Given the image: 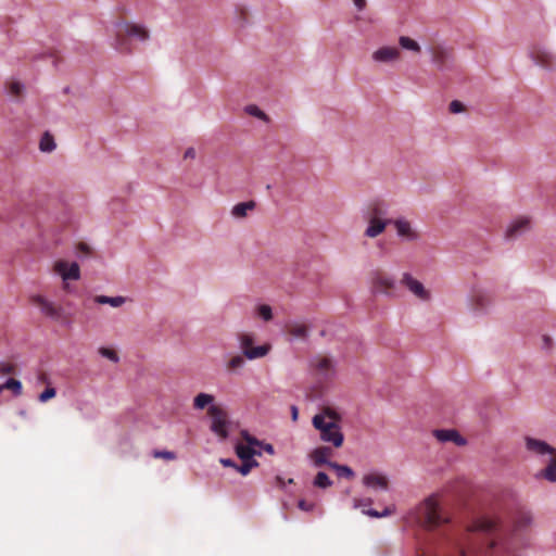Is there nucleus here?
Here are the masks:
<instances>
[{
    "instance_id": "nucleus-55",
    "label": "nucleus",
    "mask_w": 556,
    "mask_h": 556,
    "mask_svg": "<svg viewBox=\"0 0 556 556\" xmlns=\"http://www.w3.org/2000/svg\"><path fill=\"white\" fill-rule=\"evenodd\" d=\"M5 389L4 383L0 386V393Z\"/></svg>"
},
{
    "instance_id": "nucleus-14",
    "label": "nucleus",
    "mask_w": 556,
    "mask_h": 556,
    "mask_svg": "<svg viewBox=\"0 0 556 556\" xmlns=\"http://www.w3.org/2000/svg\"><path fill=\"white\" fill-rule=\"evenodd\" d=\"M31 301L35 305H37L40 308L42 314H45L46 316L53 318V319L61 318V312H62L61 307L54 305L52 302H49L43 296L35 295L31 299Z\"/></svg>"
},
{
    "instance_id": "nucleus-23",
    "label": "nucleus",
    "mask_w": 556,
    "mask_h": 556,
    "mask_svg": "<svg viewBox=\"0 0 556 556\" xmlns=\"http://www.w3.org/2000/svg\"><path fill=\"white\" fill-rule=\"evenodd\" d=\"M530 228V219L528 217H518L511 222L506 230V237L515 239Z\"/></svg>"
},
{
    "instance_id": "nucleus-27",
    "label": "nucleus",
    "mask_w": 556,
    "mask_h": 556,
    "mask_svg": "<svg viewBox=\"0 0 556 556\" xmlns=\"http://www.w3.org/2000/svg\"><path fill=\"white\" fill-rule=\"evenodd\" d=\"M94 301L98 304H110L113 307H118L125 303V299L123 296H106V295H97Z\"/></svg>"
},
{
    "instance_id": "nucleus-30",
    "label": "nucleus",
    "mask_w": 556,
    "mask_h": 556,
    "mask_svg": "<svg viewBox=\"0 0 556 556\" xmlns=\"http://www.w3.org/2000/svg\"><path fill=\"white\" fill-rule=\"evenodd\" d=\"M431 54H432V61L435 64H438L439 66H442L447 59V51L440 46L433 47L431 49Z\"/></svg>"
},
{
    "instance_id": "nucleus-22",
    "label": "nucleus",
    "mask_w": 556,
    "mask_h": 556,
    "mask_svg": "<svg viewBox=\"0 0 556 556\" xmlns=\"http://www.w3.org/2000/svg\"><path fill=\"white\" fill-rule=\"evenodd\" d=\"M388 206L383 201L375 200L367 206L365 218L388 219Z\"/></svg>"
},
{
    "instance_id": "nucleus-39",
    "label": "nucleus",
    "mask_w": 556,
    "mask_h": 556,
    "mask_svg": "<svg viewBox=\"0 0 556 556\" xmlns=\"http://www.w3.org/2000/svg\"><path fill=\"white\" fill-rule=\"evenodd\" d=\"M99 353L103 357L109 358L110 361H112L114 363H117L119 359L117 353L114 350L109 349V348H100Z\"/></svg>"
},
{
    "instance_id": "nucleus-28",
    "label": "nucleus",
    "mask_w": 556,
    "mask_h": 556,
    "mask_svg": "<svg viewBox=\"0 0 556 556\" xmlns=\"http://www.w3.org/2000/svg\"><path fill=\"white\" fill-rule=\"evenodd\" d=\"M329 468L336 470L337 475L342 478L353 479L354 471L346 465H341L336 462L333 464H329Z\"/></svg>"
},
{
    "instance_id": "nucleus-8",
    "label": "nucleus",
    "mask_w": 556,
    "mask_h": 556,
    "mask_svg": "<svg viewBox=\"0 0 556 556\" xmlns=\"http://www.w3.org/2000/svg\"><path fill=\"white\" fill-rule=\"evenodd\" d=\"M239 341L240 346L243 351V355L249 359L261 358L265 356L269 351L268 345L253 348L254 339L253 336L250 333H240Z\"/></svg>"
},
{
    "instance_id": "nucleus-46",
    "label": "nucleus",
    "mask_w": 556,
    "mask_h": 556,
    "mask_svg": "<svg viewBox=\"0 0 556 556\" xmlns=\"http://www.w3.org/2000/svg\"><path fill=\"white\" fill-rule=\"evenodd\" d=\"M258 446H261L266 453H268L270 455H273L275 453L274 446L271 444L261 442V444Z\"/></svg>"
},
{
    "instance_id": "nucleus-37",
    "label": "nucleus",
    "mask_w": 556,
    "mask_h": 556,
    "mask_svg": "<svg viewBox=\"0 0 556 556\" xmlns=\"http://www.w3.org/2000/svg\"><path fill=\"white\" fill-rule=\"evenodd\" d=\"M245 111L248 114L255 116L260 119H263V121L268 119L267 115L256 105H248Z\"/></svg>"
},
{
    "instance_id": "nucleus-7",
    "label": "nucleus",
    "mask_w": 556,
    "mask_h": 556,
    "mask_svg": "<svg viewBox=\"0 0 556 556\" xmlns=\"http://www.w3.org/2000/svg\"><path fill=\"white\" fill-rule=\"evenodd\" d=\"M394 288L395 280L386 271L376 270L371 274V289L375 293L391 295Z\"/></svg>"
},
{
    "instance_id": "nucleus-38",
    "label": "nucleus",
    "mask_w": 556,
    "mask_h": 556,
    "mask_svg": "<svg viewBox=\"0 0 556 556\" xmlns=\"http://www.w3.org/2000/svg\"><path fill=\"white\" fill-rule=\"evenodd\" d=\"M258 316L263 318L265 321H268L273 318L271 307L269 305L263 304L257 308Z\"/></svg>"
},
{
    "instance_id": "nucleus-48",
    "label": "nucleus",
    "mask_w": 556,
    "mask_h": 556,
    "mask_svg": "<svg viewBox=\"0 0 556 556\" xmlns=\"http://www.w3.org/2000/svg\"><path fill=\"white\" fill-rule=\"evenodd\" d=\"M220 463L225 466V467H233V468H237V465L235 464L233 460L229 459V458H222L220 459Z\"/></svg>"
},
{
    "instance_id": "nucleus-6",
    "label": "nucleus",
    "mask_w": 556,
    "mask_h": 556,
    "mask_svg": "<svg viewBox=\"0 0 556 556\" xmlns=\"http://www.w3.org/2000/svg\"><path fill=\"white\" fill-rule=\"evenodd\" d=\"M313 375L320 381L331 379L336 374L333 361L325 355H317L311 361Z\"/></svg>"
},
{
    "instance_id": "nucleus-24",
    "label": "nucleus",
    "mask_w": 556,
    "mask_h": 556,
    "mask_svg": "<svg viewBox=\"0 0 556 556\" xmlns=\"http://www.w3.org/2000/svg\"><path fill=\"white\" fill-rule=\"evenodd\" d=\"M286 331L292 338L303 340L307 337L308 327L303 323L289 321L286 325Z\"/></svg>"
},
{
    "instance_id": "nucleus-54",
    "label": "nucleus",
    "mask_w": 556,
    "mask_h": 556,
    "mask_svg": "<svg viewBox=\"0 0 556 556\" xmlns=\"http://www.w3.org/2000/svg\"><path fill=\"white\" fill-rule=\"evenodd\" d=\"M544 341H545L546 345H548L551 340L548 337H544Z\"/></svg>"
},
{
    "instance_id": "nucleus-10",
    "label": "nucleus",
    "mask_w": 556,
    "mask_h": 556,
    "mask_svg": "<svg viewBox=\"0 0 556 556\" xmlns=\"http://www.w3.org/2000/svg\"><path fill=\"white\" fill-rule=\"evenodd\" d=\"M401 283L406 287L416 298L421 301H429L431 293L425 288V286L414 278L409 273H404L401 279Z\"/></svg>"
},
{
    "instance_id": "nucleus-16",
    "label": "nucleus",
    "mask_w": 556,
    "mask_h": 556,
    "mask_svg": "<svg viewBox=\"0 0 556 556\" xmlns=\"http://www.w3.org/2000/svg\"><path fill=\"white\" fill-rule=\"evenodd\" d=\"M433 435L440 442H453L457 446H464L467 443L466 439L454 429H438L433 431Z\"/></svg>"
},
{
    "instance_id": "nucleus-26",
    "label": "nucleus",
    "mask_w": 556,
    "mask_h": 556,
    "mask_svg": "<svg viewBox=\"0 0 556 556\" xmlns=\"http://www.w3.org/2000/svg\"><path fill=\"white\" fill-rule=\"evenodd\" d=\"M214 396L207 393H199L193 400V406L197 409H204L207 405H214Z\"/></svg>"
},
{
    "instance_id": "nucleus-36",
    "label": "nucleus",
    "mask_w": 556,
    "mask_h": 556,
    "mask_svg": "<svg viewBox=\"0 0 556 556\" xmlns=\"http://www.w3.org/2000/svg\"><path fill=\"white\" fill-rule=\"evenodd\" d=\"M4 387L5 389L12 390L16 395L21 394L22 392V383L14 378L8 379L4 383Z\"/></svg>"
},
{
    "instance_id": "nucleus-47",
    "label": "nucleus",
    "mask_w": 556,
    "mask_h": 556,
    "mask_svg": "<svg viewBox=\"0 0 556 556\" xmlns=\"http://www.w3.org/2000/svg\"><path fill=\"white\" fill-rule=\"evenodd\" d=\"M0 370L2 374H11L13 371V366L10 364H2Z\"/></svg>"
},
{
    "instance_id": "nucleus-21",
    "label": "nucleus",
    "mask_w": 556,
    "mask_h": 556,
    "mask_svg": "<svg viewBox=\"0 0 556 556\" xmlns=\"http://www.w3.org/2000/svg\"><path fill=\"white\" fill-rule=\"evenodd\" d=\"M362 481L365 486L371 489L388 490L389 488V480L387 476L378 472H370L365 475Z\"/></svg>"
},
{
    "instance_id": "nucleus-50",
    "label": "nucleus",
    "mask_w": 556,
    "mask_h": 556,
    "mask_svg": "<svg viewBox=\"0 0 556 556\" xmlns=\"http://www.w3.org/2000/svg\"><path fill=\"white\" fill-rule=\"evenodd\" d=\"M195 156V150L193 148H189L186 152H185V157L188 159H193Z\"/></svg>"
},
{
    "instance_id": "nucleus-18",
    "label": "nucleus",
    "mask_w": 556,
    "mask_h": 556,
    "mask_svg": "<svg viewBox=\"0 0 556 556\" xmlns=\"http://www.w3.org/2000/svg\"><path fill=\"white\" fill-rule=\"evenodd\" d=\"M400 50L395 47H381L372 53L376 62L389 63L399 60Z\"/></svg>"
},
{
    "instance_id": "nucleus-52",
    "label": "nucleus",
    "mask_w": 556,
    "mask_h": 556,
    "mask_svg": "<svg viewBox=\"0 0 556 556\" xmlns=\"http://www.w3.org/2000/svg\"><path fill=\"white\" fill-rule=\"evenodd\" d=\"M276 482H277V485H279L280 488H283L285 486V480L282 477L280 476H277L276 477Z\"/></svg>"
},
{
    "instance_id": "nucleus-33",
    "label": "nucleus",
    "mask_w": 556,
    "mask_h": 556,
    "mask_svg": "<svg viewBox=\"0 0 556 556\" xmlns=\"http://www.w3.org/2000/svg\"><path fill=\"white\" fill-rule=\"evenodd\" d=\"M244 355H235L227 363V369L229 371H237L244 365Z\"/></svg>"
},
{
    "instance_id": "nucleus-20",
    "label": "nucleus",
    "mask_w": 556,
    "mask_h": 556,
    "mask_svg": "<svg viewBox=\"0 0 556 556\" xmlns=\"http://www.w3.org/2000/svg\"><path fill=\"white\" fill-rule=\"evenodd\" d=\"M331 455L332 450L329 446H319L311 452L309 457L316 467L324 465L329 467V464H333V462L329 460Z\"/></svg>"
},
{
    "instance_id": "nucleus-29",
    "label": "nucleus",
    "mask_w": 556,
    "mask_h": 556,
    "mask_svg": "<svg viewBox=\"0 0 556 556\" xmlns=\"http://www.w3.org/2000/svg\"><path fill=\"white\" fill-rule=\"evenodd\" d=\"M399 43L403 49H406V50H409V51H413L416 53H419L421 50L419 43L416 40H414L409 37H406V36H401L399 39Z\"/></svg>"
},
{
    "instance_id": "nucleus-41",
    "label": "nucleus",
    "mask_w": 556,
    "mask_h": 556,
    "mask_svg": "<svg viewBox=\"0 0 556 556\" xmlns=\"http://www.w3.org/2000/svg\"><path fill=\"white\" fill-rule=\"evenodd\" d=\"M153 456L155 458H164L166 460H174L176 458V454L169 451H154Z\"/></svg>"
},
{
    "instance_id": "nucleus-53",
    "label": "nucleus",
    "mask_w": 556,
    "mask_h": 556,
    "mask_svg": "<svg viewBox=\"0 0 556 556\" xmlns=\"http://www.w3.org/2000/svg\"><path fill=\"white\" fill-rule=\"evenodd\" d=\"M292 418L293 420H296L298 418V408L295 406H292Z\"/></svg>"
},
{
    "instance_id": "nucleus-45",
    "label": "nucleus",
    "mask_w": 556,
    "mask_h": 556,
    "mask_svg": "<svg viewBox=\"0 0 556 556\" xmlns=\"http://www.w3.org/2000/svg\"><path fill=\"white\" fill-rule=\"evenodd\" d=\"M38 381L40 383L50 384L49 376L46 372H43V371L38 374Z\"/></svg>"
},
{
    "instance_id": "nucleus-9",
    "label": "nucleus",
    "mask_w": 556,
    "mask_h": 556,
    "mask_svg": "<svg viewBox=\"0 0 556 556\" xmlns=\"http://www.w3.org/2000/svg\"><path fill=\"white\" fill-rule=\"evenodd\" d=\"M241 437L248 443V445L238 444L236 446V453L238 457L241 460H254V455H261V452H257L254 446L260 445L261 442L256 438L250 435L248 431H242Z\"/></svg>"
},
{
    "instance_id": "nucleus-13",
    "label": "nucleus",
    "mask_w": 556,
    "mask_h": 556,
    "mask_svg": "<svg viewBox=\"0 0 556 556\" xmlns=\"http://www.w3.org/2000/svg\"><path fill=\"white\" fill-rule=\"evenodd\" d=\"M530 56L536 65L543 68L549 70L553 67L554 56L541 46H533L530 50Z\"/></svg>"
},
{
    "instance_id": "nucleus-15",
    "label": "nucleus",
    "mask_w": 556,
    "mask_h": 556,
    "mask_svg": "<svg viewBox=\"0 0 556 556\" xmlns=\"http://www.w3.org/2000/svg\"><path fill=\"white\" fill-rule=\"evenodd\" d=\"M31 301L35 305H37L40 308L42 314H45L46 316L53 318V319L61 318V312H62L61 307L54 305L52 302H49L43 296L35 295L31 299Z\"/></svg>"
},
{
    "instance_id": "nucleus-4",
    "label": "nucleus",
    "mask_w": 556,
    "mask_h": 556,
    "mask_svg": "<svg viewBox=\"0 0 556 556\" xmlns=\"http://www.w3.org/2000/svg\"><path fill=\"white\" fill-rule=\"evenodd\" d=\"M115 48L121 52L131 51L128 38L147 41L150 37L149 30L144 26L129 22H118L115 25Z\"/></svg>"
},
{
    "instance_id": "nucleus-2",
    "label": "nucleus",
    "mask_w": 556,
    "mask_h": 556,
    "mask_svg": "<svg viewBox=\"0 0 556 556\" xmlns=\"http://www.w3.org/2000/svg\"><path fill=\"white\" fill-rule=\"evenodd\" d=\"M341 416L330 407H324L320 413L313 417L312 424L319 431L320 440L331 443L339 448L343 445L344 435L341 431L339 422Z\"/></svg>"
},
{
    "instance_id": "nucleus-42",
    "label": "nucleus",
    "mask_w": 556,
    "mask_h": 556,
    "mask_svg": "<svg viewBox=\"0 0 556 556\" xmlns=\"http://www.w3.org/2000/svg\"><path fill=\"white\" fill-rule=\"evenodd\" d=\"M448 109L451 113L457 114L465 111V105L460 101L454 100L450 103Z\"/></svg>"
},
{
    "instance_id": "nucleus-3",
    "label": "nucleus",
    "mask_w": 556,
    "mask_h": 556,
    "mask_svg": "<svg viewBox=\"0 0 556 556\" xmlns=\"http://www.w3.org/2000/svg\"><path fill=\"white\" fill-rule=\"evenodd\" d=\"M525 444L527 451L532 456L547 463V466L543 468L536 477L549 482H556V448L543 440L531 437L525 438Z\"/></svg>"
},
{
    "instance_id": "nucleus-17",
    "label": "nucleus",
    "mask_w": 556,
    "mask_h": 556,
    "mask_svg": "<svg viewBox=\"0 0 556 556\" xmlns=\"http://www.w3.org/2000/svg\"><path fill=\"white\" fill-rule=\"evenodd\" d=\"M372 504L371 498H354L353 500V507L354 508H363V514L372 517V518H380L384 516H390L393 514L394 508L393 507H386L382 513H379L375 509H365V507L370 506Z\"/></svg>"
},
{
    "instance_id": "nucleus-19",
    "label": "nucleus",
    "mask_w": 556,
    "mask_h": 556,
    "mask_svg": "<svg viewBox=\"0 0 556 556\" xmlns=\"http://www.w3.org/2000/svg\"><path fill=\"white\" fill-rule=\"evenodd\" d=\"M368 226L365 229L364 235L368 238H376L380 236L387 228L389 224H391L392 219H377V218H366Z\"/></svg>"
},
{
    "instance_id": "nucleus-34",
    "label": "nucleus",
    "mask_w": 556,
    "mask_h": 556,
    "mask_svg": "<svg viewBox=\"0 0 556 556\" xmlns=\"http://www.w3.org/2000/svg\"><path fill=\"white\" fill-rule=\"evenodd\" d=\"M243 464L241 466L237 465V470L243 475L247 476L253 467H257L258 463L256 460H242Z\"/></svg>"
},
{
    "instance_id": "nucleus-44",
    "label": "nucleus",
    "mask_w": 556,
    "mask_h": 556,
    "mask_svg": "<svg viewBox=\"0 0 556 556\" xmlns=\"http://www.w3.org/2000/svg\"><path fill=\"white\" fill-rule=\"evenodd\" d=\"M484 301H485V296L484 295L477 294L476 295V306H477V308H482L485 305Z\"/></svg>"
},
{
    "instance_id": "nucleus-1",
    "label": "nucleus",
    "mask_w": 556,
    "mask_h": 556,
    "mask_svg": "<svg viewBox=\"0 0 556 556\" xmlns=\"http://www.w3.org/2000/svg\"><path fill=\"white\" fill-rule=\"evenodd\" d=\"M418 518L427 530L444 528L441 544L445 556H522L530 544L532 515L518 510L508 531H500L496 520L482 517L466 529L450 525L434 497H428L418 507Z\"/></svg>"
},
{
    "instance_id": "nucleus-51",
    "label": "nucleus",
    "mask_w": 556,
    "mask_h": 556,
    "mask_svg": "<svg viewBox=\"0 0 556 556\" xmlns=\"http://www.w3.org/2000/svg\"><path fill=\"white\" fill-rule=\"evenodd\" d=\"M353 1L358 10H363L365 8V4H366L365 0H353Z\"/></svg>"
},
{
    "instance_id": "nucleus-40",
    "label": "nucleus",
    "mask_w": 556,
    "mask_h": 556,
    "mask_svg": "<svg viewBox=\"0 0 556 556\" xmlns=\"http://www.w3.org/2000/svg\"><path fill=\"white\" fill-rule=\"evenodd\" d=\"M56 394V391L53 387L48 386L47 389L40 393L39 401L42 403L48 402L49 400L53 399Z\"/></svg>"
},
{
    "instance_id": "nucleus-25",
    "label": "nucleus",
    "mask_w": 556,
    "mask_h": 556,
    "mask_svg": "<svg viewBox=\"0 0 556 556\" xmlns=\"http://www.w3.org/2000/svg\"><path fill=\"white\" fill-rule=\"evenodd\" d=\"M255 202L254 201H248V202H241V203H238L236 204L233 207H232V211H231V214L236 217V218H243L247 216L248 212L249 211H252L254 210L255 207Z\"/></svg>"
},
{
    "instance_id": "nucleus-12",
    "label": "nucleus",
    "mask_w": 556,
    "mask_h": 556,
    "mask_svg": "<svg viewBox=\"0 0 556 556\" xmlns=\"http://www.w3.org/2000/svg\"><path fill=\"white\" fill-rule=\"evenodd\" d=\"M54 271L59 274L63 280H77L80 277V270L77 263H67L66 261H58L54 264Z\"/></svg>"
},
{
    "instance_id": "nucleus-49",
    "label": "nucleus",
    "mask_w": 556,
    "mask_h": 556,
    "mask_svg": "<svg viewBox=\"0 0 556 556\" xmlns=\"http://www.w3.org/2000/svg\"><path fill=\"white\" fill-rule=\"evenodd\" d=\"M77 248L81 253L88 254L90 252V248L84 242H80Z\"/></svg>"
},
{
    "instance_id": "nucleus-5",
    "label": "nucleus",
    "mask_w": 556,
    "mask_h": 556,
    "mask_svg": "<svg viewBox=\"0 0 556 556\" xmlns=\"http://www.w3.org/2000/svg\"><path fill=\"white\" fill-rule=\"evenodd\" d=\"M212 419L211 430L220 439L225 440L228 437V415L219 405H212L207 410Z\"/></svg>"
},
{
    "instance_id": "nucleus-35",
    "label": "nucleus",
    "mask_w": 556,
    "mask_h": 556,
    "mask_svg": "<svg viewBox=\"0 0 556 556\" xmlns=\"http://www.w3.org/2000/svg\"><path fill=\"white\" fill-rule=\"evenodd\" d=\"M8 89L11 96L18 97L23 92V85L17 80H12L8 84Z\"/></svg>"
},
{
    "instance_id": "nucleus-32",
    "label": "nucleus",
    "mask_w": 556,
    "mask_h": 556,
    "mask_svg": "<svg viewBox=\"0 0 556 556\" xmlns=\"http://www.w3.org/2000/svg\"><path fill=\"white\" fill-rule=\"evenodd\" d=\"M314 485L320 489H327L332 485V481L324 471H319L314 479Z\"/></svg>"
},
{
    "instance_id": "nucleus-43",
    "label": "nucleus",
    "mask_w": 556,
    "mask_h": 556,
    "mask_svg": "<svg viewBox=\"0 0 556 556\" xmlns=\"http://www.w3.org/2000/svg\"><path fill=\"white\" fill-rule=\"evenodd\" d=\"M298 506H299L300 509H302L304 511H311L314 508V504L313 503H308L305 500H300L299 503H298Z\"/></svg>"
},
{
    "instance_id": "nucleus-11",
    "label": "nucleus",
    "mask_w": 556,
    "mask_h": 556,
    "mask_svg": "<svg viewBox=\"0 0 556 556\" xmlns=\"http://www.w3.org/2000/svg\"><path fill=\"white\" fill-rule=\"evenodd\" d=\"M391 224L394 226L396 233L400 238L406 241H417L420 239V233L415 229L409 220L404 217L392 219Z\"/></svg>"
},
{
    "instance_id": "nucleus-31",
    "label": "nucleus",
    "mask_w": 556,
    "mask_h": 556,
    "mask_svg": "<svg viewBox=\"0 0 556 556\" xmlns=\"http://www.w3.org/2000/svg\"><path fill=\"white\" fill-rule=\"evenodd\" d=\"M39 149L42 152H52L55 149L53 137L49 132H45L39 142Z\"/></svg>"
}]
</instances>
